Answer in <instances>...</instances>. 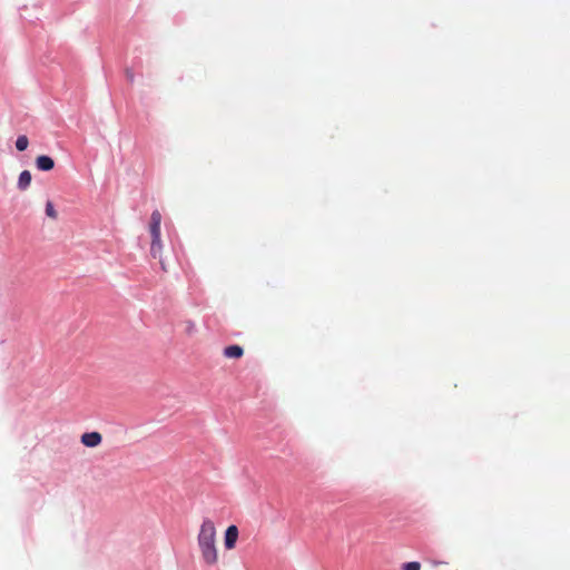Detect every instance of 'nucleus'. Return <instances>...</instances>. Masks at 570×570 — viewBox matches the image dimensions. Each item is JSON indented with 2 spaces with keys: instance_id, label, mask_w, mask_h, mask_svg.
Returning <instances> with one entry per match:
<instances>
[{
  "instance_id": "f257e3e1",
  "label": "nucleus",
  "mask_w": 570,
  "mask_h": 570,
  "mask_svg": "<svg viewBox=\"0 0 570 570\" xmlns=\"http://www.w3.org/2000/svg\"><path fill=\"white\" fill-rule=\"evenodd\" d=\"M216 529L214 522L205 518L198 533V546L205 563L212 566L217 562V550L215 546Z\"/></svg>"
},
{
  "instance_id": "f03ea898",
  "label": "nucleus",
  "mask_w": 570,
  "mask_h": 570,
  "mask_svg": "<svg viewBox=\"0 0 570 570\" xmlns=\"http://www.w3.org/2000/svg\"><path fill=\"white\" fill-rule=\"evenodd\" d=\"M161 214L159 210H154L150 215L149 230L151 236L150 254L154 258L158 256L161 249Z\"/></svg>"
},
{
  "instance_id": "7ed1b4c3",
  "label": "nucleus",
  "mask_w": 570,
  "mask_h": 570,
  "mask_svg": "<svg viewBox=\"0 0 570 570\" xmlns=\"http://www.w3.org/2000/svg\"><path fill=\"white\" fill-rule=\"evenodd\" d=\"M239 530L237 525L230 524L226 528L224 533V547L226 550H232L235 548L236 542L238 540Z\"/></svg>"
},
{
  "instance_id": "20e7f679",
  "label": "nucleus",
  "mask_w": 570,
  "mask_h": 570,
  "mask_svg": "<svg viewBox=\"0 0 570 570\" xmlns=\"http://www.w3.org/2000/svg\"><path fill=\"white\" fill-rule=\"evenodd\" d=\"M102 441V436L97 431L85 432L80 436V442L87 448H96Z\"/></svg>"
},
{
  "instance_id": "39448f33",
  "label": "nucleus",
  "mask_w": 570,
  "mask_h": 570,
  "mask_svg": "<svg viewBox=\"0 0 570 570\" xmlns=\"http://www.w3.org/2000/svg\"><path fill=\"white\" fill-rule=\"evenodd\" d=\"M55 159L49 155H39L35 159L36 168L40 171H50L55 168Z\"/></svg>"
},
{
  "instance_id": "423d86ee",
  "label": "nucleus",
  "mask_w": 570,
  "mask_h": 570,
  "mask_svg": "<svg viewBox=\"0 0 570 570\" xmlns=\"http://www.w3.org/2000/svg\"><path fill=\"white\" fill-rule=\"evenodd\" d=\"M244 354V348L238 344H230L224 347L223 355L227 358H240Z\"/></svg>"
},
{
  "instance_id": "0eeeda50",
  "label": "nucleus",
  "mask_w": 570,
  "mask_h": 570,
  "mask_svg": "<svg viewBox=\"0 0 570 570\" xmlns=\"http://www.w3.org/2000/svg\"><path fill=\"white\" fill-rule=\"evenodd\" d=\"M32 180V175L29 170L24 169L19 174L17 188L19 190H26L29 188Z\"/></svg>"
},
{
  "instance_id": "6e6552de",
  "label": "nucleus",
  "mask_w": 570,
  "mask_h": 570,
  "mask_svg": "<svg viewBox=\"0 0 570 570\" xmlns=\"http://www.w3.org/2000/svg\"><path fill=\"white\" fill-rule=\"evenodd\" d=\"M14 145L18 151H24L29 146V139L26 135H19Z\"/></svg>"
},
{
  "instance_id": "1a4fd4ad",
  "label": "nucleus",
  "mask_w": 570,
  "mask_h": 570,
  "mask_svg": "<svg viewBox=\"0 0 570 570\" xmlns=\"http://www.w3.org/2000/svg\"><path fill=\"white\" fill-rule=\"evenodd\" d=\"M46 215L50 218H56L57 217V212L55 209V206H53V203L51 200H48L46 203Z\"/></svg>"
},
{
  "instance_id": "9d476101",
  "label": "nucleus",
  "mask_w": 570,
  "mask_h": 570,
  "mask_svg": "<svg viewBox=\"0 0 570 570\" xmlns=\"http://www.w3.org/2000/svg\"><path fill=\"white\" fill-rule=\"evenodd\" d=\"M421 563L419 561H409L402 564V570H420Z\"/></svg>"
},
{
  "instance_id": "9b49d317",
  "label": "nucleus",
  "mask_w": 570,
  "mask_h": 570,
  "mask_svg": "<svg viewBox=\"0 0 570 570\" xmlns=\"http://www.w3.org/2000/svg\"><path fill=\"white\" fill-rule=\"evenodd\" d=\"M125 76H126V79L129 83H134L135 81V75H134V71L132 69L130 68H126L125 70Z\"/></svg>"
},
{
  "instance_id": "f8f14e48",
  "label": "nucleus",
  "mask_w": 570,
  "mask_h": 570,
  "mask_svg": "<svg viewBox=\"0 0 570 570\" xmlns=\"http://www.w3.org/2000/svg\"><path fill=\"white\" fill-rule=\"evenodd\" d=\"M195 331V324L193 322L188 323L187 332L190 334Z\"/></svg>"
}]
</instances>
